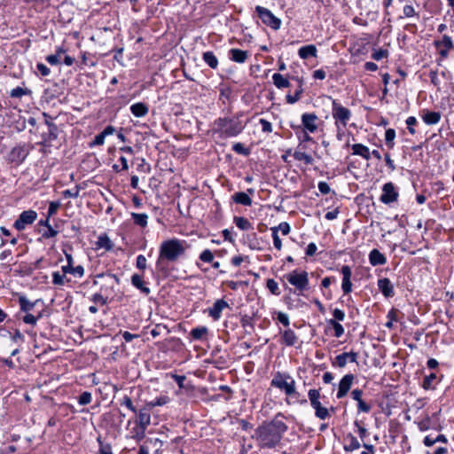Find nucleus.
I'll return each instance as SVG.
<instances>
[{"label": "nucleus", "mask_w": 454, "mask_h": 454, "mask_svg": "<svg viewBox=\"0 0 454 454\" xmlns=\"http://www.w3.org/2000/svg\"><path fill=\"white\" fill-rule=\"evenodd\" d=\"M286 429L287 427L282 420L274 419L257 428L256 440L262 448H273L280 442Z\"/></svg>", "instance_id": "f257e3e1"}, {"label": "nucleus", "mask_w": 454, "mask_h": 454, "mask_svg": "<svg viewBox=\"0 0 454 454\" xmlns=\"http://www.w3.org/2000/svg\"><path fill=\"white\" fill-rule=\"evenodd\" d=\"M189 248L190 245L184 239H168L160 247V258L168 262H176L185 255Z\"/></svg>", "instance_id": "f03ea898"}, {"label": "nucleus", "mask_w": 454, "mask_h": 454, "mask_svg": "<svg viewBox=\"0 0 454 454\" xmlns=\"http://www.w3.org/2000/svg\"><path fill=\"white\" fill-rule=\"evenodd\" d=\"M270 386L284 392L286 396L295 398L301 404L307 403V400L304 398L299 399L300 394L296 391L295 380L288 372H275L270 381Z\"/></svg>", "instance_id": "7ed1b4c3"}, {"label": "nucleus", "mask_w": 454, "mask_h": 454, "mask_svg": "<svg viewBox=\"0 0 454 454\" xmlns=\"http://www.w3.org/2000/svg\"><path fill=\"white\" fill-rule=\"evenodd\" d=\"M245 129V124L238 117L218 118L214 122L215 133L221 138L234 137L240 134Z\"/></svg>", "instance_id": "20e7f679"}, {"label": "nucleus", "mask_w": 454, "mask_h": 454, "mask_svg": "<svg viewBox=\"0 0 454 454\" xmlns=\"http://www.w3.org/2000/svg\"><path fill=\"white\" fill-rule=\"evenodd\" d=\"M284 278L301 294L309 289V274L305 270H294L284 275Z\"/></svg>", "instance_id": "39448f33"}, {"label": "nucleus", "mask_w": 454, "mask_h": 454, "mask_svg": "<svg viewBox=\"0 0 454 454\" xmlns=\"http://www.w3.org/2000/svg\"><path fill=\"white\" fill-rule=\"evenodd\" d=\"M332 116L335 127H347L351 120V111L336 99L332 100Z\"/></svg>", "instance_id": "423d86ee"}, {"label": "nucleus", "mask_w": 454, "mask_h": 454, "mask_svg": "<svg viewBox=\"0 0 454 454\" xmlns=\"http://www.w3.org/2000/svg\"><path fill=\"white\" fill-rule=\"evenodd\" d=\"M255 12L263 24L269 26L274 30H278L280 28L281 20L280 19L276 17L271 11L265 7L257 5L255 7Z\"/></svg>", "instance_id": "0eeeda50"}, {"label": "nucleus", "mask_w": 454, "mask_h": 454, "mask_svg": "<svg viewBox=\"0 0 454 454\" xmlns=\"http://www.w3.org/2000/svg\"><path fill=\"white\" fill-rule=\"evenodd\" d=\"M37 218V213L34 210L23 211L14 223L18 231H23L27 225L32 224Z\"/></svg>", "instance_id": "6e6552de"}, {"label": "nucleus", "mask_w": 454, "mask_h": 454, "mask_svg": "<svg viewBox=\"0 0 454 454\" xmlns=\"http://www.w3.org/2000/svg\"><path fill=\"white\" fill-rule=\"evenodd\" d=\"M28 155V150L25 145H18L8 153V160L16 166L21 164Z\"/></svg>", "instance_id": "1a4fd4ad"}, {"label": "nucleus", "mask_w": 454, "mask_h": 454, "mask_svg": "<svg viewBox=\"0 0 454 454\" xmlns=\"http://www.w3.org/2000/svg\"><path fill=\"white\" fill-rule=\"evenodd\" d=\"M398 192L393 183L388 182L382 187V194L380 196V201L384 204H390L397 200Z\"/></svg>", "instance_id": "9d476101"}, {"label": "nucleus", "mask_w": 454, "mask_h": 454, "mask_svg": "<svg viewBox=\"0 0 454 454\" xmlns=\"http://www.w3.org/2000/svg\"><path fill=\"white\" fill-rule=\"evenodd\" d=\"M354 380L355 376L351 373L346 374L341 378V380L339 382L338 391L336 394V397L338 399L343 398L348 394V392L351 388Z\"/></svg>", "instance_id": "9b49d317"}, {"label": "nucleus", "mask_w": 454, "mask_h": 454, "mask_svg": "<svg viewBox=\"0 0 454 454\" xmlns=\"http://www.w3.org/2000/svg\"><path fill=\"white\" fill-rule=\"evenodd\" d=\"M228 307V302L223 299L216 300L213 306L207 309L208 316L211 317L215 321H217L220 319L223 310Z\"/></svg>", "instance_id": "f8f14e48"}, {"label": "nucleus", "mask_w": 454, "mask_h": 454, "mask_svg": "<svg viewBox=\"0 0 454 454\" xmlns=\"http://www.w3.org/2000/svg\"><path fill=\"white\" fill-rule=\"evenodd\" d=\"M317 117L315 114L305 113L301 115V124L304 130L309 133H315L317 129Z\"/></svg>", "instance_id": "ddd939ff"}, {"label": "nucleus", "mask_w": 454, "mask_h": 454, "mask_svg": "<svg viewBox=\"0 0 454 454\" xmlns=\"http://www.w3.org/2000/svg\"><path fill=\"white\" fill-rule=\"evenodd\" d=\"M357 354L356 352H344L342 354L338 355L335 357L334 362L333 363V366H338L340 368H343L346 366L348 361L351 363H356Z\"/></svg>", "instance_id": "4468645a"}, {"label": "nucleus", "mask_w": 454, "mask_h": 454, "mask_svg": "<svg viewBox=\"0 0 454 454\" xmlns=\"http://www.w3.org/2000/svg\"><path fill=\"white\" fill-rule=\"evenodd\" d=\"M341 274H342V284L341 289L345 294L351 293L352 291V283H351V276L352 271L349 266L344 265L341 267Z\"/></svg>", "instance_id": "2eb2a0df"}, {"label": "nucleus", "mask_w": 454, "mask_h": 454, "mask_svg": "<svg viewBox=\"0 0 454 454\" xmlns=\"http://www.w3.org/2000/svg\"><path fill=\"white\" fill-rule=\"evenodd\" d=\"M378 287L386 298L393 297L395 294L394 286L391 281L387 278L378 280Z\"/></svg>", "instance_id": "dca6fc26"}, {"label": "nucleus", "mask_w": 454, "mask_h": 454, "mask_svg": "<svg viewBox=\"0 0 454 454\" xmlns=\"http://www.w3.org/2000/svg\"><path fill=\"white\" fill-rule=\"evenodd\" d=\"M95 246L98 250L103 249L104 251H110L114 248L113 241L106 233L100 234L98 237Z\"/></svg>", "instance_id": "f3484780"}, {"label": "nucleus", "mask_w": 454, "mask_h": 454, "mask_svg": "<svg viewBox=\"0 0 454 454\" xmlns=\"http://www.w3.org/2000/svg\"><path fill=\"white\" fill-rule=\"evenodd\" d=\"M351 148L353 155L360 156L365 160H369L371 159V151L368 146L358 143L352 145Z\"/></svg>", "instance_id": "a211bd4d"}, {"label": "nucleus", "mask_w": 454, "mask_h": 454, "mask_svg": "<svg viewBox=\"0 0 454 454\" xmlns=\"http://www.w3.org/2000/svg\"><path fill=\"white\" fill-rule=\"evenodd\" d=\"M369 262L372 266H381L386 264L387 258L378 249H372L369 254Z\"/></svg>", "instance_id": "6ab92c4d"}, {"label": "nucleus", "mask_w": 454, "mask_h": 454, "mask_svg": "<svg viewBox=\"0 0 454 454\" xmlns=\"http://www.w3.org/2000/svg\"><path fill=\"white\" fill-rule=\"evenodd\" d=\"M421 117L427 125H434L440 121L441 114L439 112L424 110Z\"/></svg>", "instance_id": "aec40b11"}, {"label": "nucleus", "mask_w": 454, "mask_h": 454, "mask_svg": "<svg viewBox=\"0 0 454 454\" xmlns=\"http://www.w3.org/2000/svg\"><path fill=\"white\" fill-rule=\"evenodd\" d=\"M440 46H442L440 49L439 53L442 57L446 58L449 54V51L453 49V42L450 36L444 35L440 43H437Z\"/></svg>", "instance_id": "412c9836"}, {"label": "nucleus", "mask_w": 454, "mask_h": 454, "mask_svg": "<svg viewBox=\"0 0 454 454\" xmlns=\"http://www.w3.org/2000/svg\"><path fill=\"white\" fill-rule=\"evenodd\" d=\"M317 54V47L314 44L302 46L298 51V55L301 59H307L309 57L316 58Z\"/></svg>", "instance_id": "4be33fe9"}, {"label": "nucleus", "mask_w": 454, "mask_h": 454, "mask_svg": "<svg viewBox=\"0 0 454 454\" xmlns=\"http://www.w3.org/2000/svg\"><path fill=\"white\" fill-rule=\"evenodd\" d=\"M248 57L247 51L239 49L230 50V59L237 63H244Z\"/></svg>", "instance_id": "5701e85b"}, {"label": "nucleus", "mask_w": 454, "mask_h": 454, "mask_svg": "<svg viewBox=\"0 0 454 454\" xmlns=\"http://www.w3.org/2000/svg\"><path fill=\"white\" fill-rule=\"evenodd\" d=\"M208 333V328L207 326H199L192 329L190 335L195 340H203L206 339Z\"/></svg>", "instance_id": "b1692460"}, {"label": "nucleus", "mask_w": 454, "mask_h": 454, "mask_svg": "<svg viewBox=\"0 0 454 454\" xmlns=\"http://www.w3.org/2000/svg\"><path fill=\"white\" fill-rule=\"evenodd\" d=\"M37 301H31L26 296H20L19 303L20 307V311L23 313L31 312Z\"/></svg>", "instance_id": "393cba45"}, {"label": "nucleus", "mask_w": 454, "mask_h": 454, "mask_svg": "<svg viewBox=\"0 0 454 454\" xmlns=\"http://www.w3.org/2000/svg\"><path fill=\"white\" fill-rule=\"evenodd\" d=\"M282 340L286 346H294L297 341V336L292 329H286L282 333Z\"/></svg>", "instance_id": "a878e982"}, {"label": "nucleus", "mask_w": 454, "mask_h": 454, "mask_svg": "<svg viewBox=\"0 0 454 454\" xmlns=\"http://www.w3.org/2000/svg\"><path fill=\"white\" fill-rule=\"evenodd\" d=\"M204 62L211 68L216 69L218 67V59L213 51H206L202 55Z\"/></svg>", "instance_id": "bb28decb"}, {"label": "nucleus", "mask_w": 454, "mask_h": 454, "mask_svg": "<svg viewBox=\"0 0 454 454\" xmlns=\"http://www.w3.org/2000/svg\"><path fill=\"white\" fill-rule=\"evenodd\" d=\"M346 441H347V443L344 446V450L346 451H353V450H358L361 446L360 442L356 439V437H355L352 434H348L346 437Z\"/></svg>", "instance_id": "cd10ccee"}, {"label": "nucleus", "mask_w": 454, "mask_h": 454, "mask_svg": "<svg viewBox=\"0 0 454 454\" xmlns=\"http://www.w3.org/2000/svg\"><path fill=\"white\" fill-rule=\"evenodd\" d=\"M272 81H273L274 85L278 89H284V88H287L290 86L289 81L286 77H284L281 74H278V73H275L272 75Z\"/></svg>", "instance_id": "c85d7f7f"}, {"label": "nucleus", "mask_w": 454, "mask_h": 454, "mask_svg": "<svg viewBox=\"0 0 454 454\" xmlns=\"http://www.w3.org/2000/svg\"><path fill=\"white\" fill-rule=\"evenodd\" d=\"M232 199L236 203L243 205V206H251L252 205V200L248 196V194L246 192H236L233 195Z\"/></svg>", "instance_id": "c756f323"}, {"label": "nucleus", "mask_w": 454, "mask_h": 454, "mask_svg": "<svg viewBox=\"0 0 454 454\" xmlns=\"http://www.w3.org/2000/svg\"><path fill=\"white\" fill-rule=\"evenodd\" d=\"M62 271L66 274L70 273L80 278L82 277L84 274V269L81 265H78L76 267H74L73 264L64 265L62 266Z\"/></svg>", "instance_id": "7c9ffc66"}, {"label": "nucleus", "mask_w": 454, "mask_h": 454, "mask_svg": "<svg viewBox=\"0 0 454 454\" xmlns=\"http://www.w3.org/2000/svg\"><path fill=\"white\" fill-rule=\"evenodd\" d=\"M234 223L241 231L253 230L252 223L247 218H245L243 216L234 217Z\"/></svg>", "instance_id": "2f4dec72"}, {"label": "nucleus", "mask_w": 454, "mask_h": 454, "mask_svg": "<svg viewBox=\"0 0 454 454\" xmlns=\"http://www.w3.org/2000/svg\"><path fill=\"white\" fill-rule=\"evenodd\" d=\"M25 315L21 317L22 321L32 326H35L37 324V321L42 317V312H38L37 314H32L31 312L24 313Z\"/></svg>", "instance_id": "473e14b6"}, {"label": "nucleus", "mask_w": 454, "mask_h": 454, "mask_svg": "<svg viewBox=\"0 0 454 454\" xmlns=\"http://www.w3.org/2000/svg\"><path fill=\"white\" fill-rule=\"evenodd\" d=\"M327 324L333 329L334 337L340 338L344 334V327L340 322H337L335 319H329L327 320Z\"/></svg>", "instance_id": "72a5a7b5"}, {"label": "nucleus", "mask_w": 454, "mask_h": 454, "mask_svg": "<svg viewBox=\"0 0 454 454\" xmlns=\"http://www.w3.org/2000/svg\"><path fill=\"white\" fill-rule=\"evenodd\" d=\"M397 314H398V309H391L387 315V317L388 319V321L385 324V326L388 329H392L393 326H394V322H397L398 321V317H397Z\"/></svg>", "instance_id": "f704fd0d"}, {"label": "nucleus", "mask_w": 454, "mask_h": 454, "mask_svg": "<svg viewBox=\"0 0 454 454\" xmlns=\"http://www.w3.org/2000/svg\"><path fill=\"white\" fill-rule=\"evenodd\" d=\"M437 377H436V374L435 373H430L429 375H427L425 378H424V380H423V387L425 389H431V388H434V381L436 380Z\"/></svg>", "instance_id": "c9c22d12"}, {"label": "nucleus", "mask_w": 454, "mask_h": 454, "mask_svg": "<svg viewBox=\"0 0 454 454\" xmlns=\"http://www.w3.org/2000/svg\"><path fill=\"white\" fill-rule=\"evenodd\" d=\"M164 331H165V327L164 326L157 325H155L154 328H153L151 330H145L144 329V336H146V339L149 340V336H148L149 334L153 338H155L158 335H160L161 332H164Z\"/></svg>", "instance_id": "e433bc0d"}, {"label": "nucleus", "mask_w": 454, "mask_h": 454, "mask_svg": "<svg viewBox=\"0 0 454 454\" xmlns=\"http://www.w3.org/2000/svg\"><path fill=\"white\" fill-rule=\"evenodd\" d=\"M266 286L272 294H274V295L280 294L278 284L274 279H272V278L268 279L267 283H266Z\"/></svg>", "instance_id": "4c0bfd02"}, {"label": "nucleus", "mask_w": 454, "mask_h": 454, "mask_svg": "<svg viewBox=\"0 0 454 454\" xmlns=\"http://www.w3.org/2000/svg\"><path fill=\"white\" fill-rule=\"evenodd\" d=\"M294 157L295 160L303 161L306 164H311L313 161V159L309 154L302 152H295Z\"/></svg>", "instance_id": "58836bf2"}, {"label": "nucleus", "mask_w": 454, "mask_h": 454, "mask_svg": "<svg viewBox=\"0 0 454 454\" xmlns=\"http://www.w3.org/2000/svg\"><path fill=\"white\" fill-rule=\"evenodd\" d=\"M214 258H215L214 254L209 249L203 250L200 254V260H201L204 262H207V263L213 262Z\"/></svg>", "instance_id": "ea45409f"}, {"label": "nucleus", "mask_w": 454, "mask_h": 454, "mask_svg": "<svg viewBox=\"0 0 454 454\" xmlns=\"http://www.w3.org/2000/svg\"><path fill=\"white\" fill-rule=\"evenodd\" d=\"M273 230H277V233H278V231H281L283 235H287L289 234L291 228L288 223L282 222L278 226L271 228L272 232Z\"/></svg>", "instance_id": "a19ab883"}, {"label": "nucleus", "mask_w": 454, "mask_h": 454, "mask_svg": "<svg viewBox=\"0 0 454 454\" xmlns=\"http://www.w3.org/2000/svg\"><path fill=\"white\" fill-rule=\"evenodd\" d=\"M66 273L55 271L52 273V283L57 286H63L65 283Z\"/></svg>", "instance_id": "79ce46f5"}, {"label": "nucleus", "mask_w": 454, "mask_h": 454, "mask_svg": "<svg viewBox=\"0 0 454 454\" xmlns=\"http://www.w3.org/2000/svg\"><path fill=\"white\" fill-rule=\"evenodd\" d=\"M92 400V395L90 392L85 391L79 396L78 403L80 405H87Z\"/></svg>", "instance_id": "37998d69"}, {"label": "nucleus", "mask_w": 454, "mask_h": 454, "mask_svg": "<svg viewBox=\"0 0 454 454\" xmlns=\"http://www.w3.org/2000/svg\"><path fill=\"white\" fill-rule=\"evenodd\" d=\"M403 16L405 18H411V17L419 16V14L416 12L414 7L410 4L403 6Z\"/></svg>", "instance_id": "c03bdc74"}, {"label": "nucleus", "mask_w": 454, "mask_h": 454, "mask_svg": "<svg viewBox=\"0 0 454 454\" xmlns=\"http://www.w3.org/2000/svg\"><path fill=\"white\" fill-rule=\"evenodd\" d=\"M276 314H277V319L278 320L279 323H281L284 326H289L290 320H289V317L287 314H286L282 311H278V312H276Z\"/></svg>", "instance_id": "a18cd8bd"}, {"label": "nucleus", "mask_w": 454, "mask_h": 454, "mask_svg": "<svg viewBox=\"0 0 454 454\" xmlns=\"http://www.w3.org/2000/svg\"><path fill=\"white\" fill-rule=\"evenodd\" d=\"M330 415H331L330 414V411L327 408L324 407V406H322L318 411H317L315 412V416L317 419H322V420L329 418Z\"/></svg>", "instance_id": "49530a36"}, {"label": "nucleus", "mask_w": 454, "mask_h": 454, "mask_svg": "<svg viewBox=\"0 0 454 454\" xmlns=\"http://www.w3.org/2000/svg\"><path fill=\"white\" fill-rule=\"evenodd\" d=\"M395 137V129H388L386 130V132H385V141H386V143L387 145L391 144L390 147H392L393 145H394L393 141H394Z\"/></svg>", "instance_id": "de8ad7c7"}, {"label": "nucleus", "mask_w": 454, "mask_h": 454, "mask_svg": "<svg viewBox=\"0 0 454 454\" xmlns=\"http://www.w3.org/2000/svg\"><path fill=\"white\" fill-rule=\"evenodd\" d=\"M406 125L408 128L409 132L411 135H414L416 133L415 129L413 128L414 125L417 123V119L414 116H410L406 119Z\"/></svg>", "instance_id": "09e8293b"}, {"label": "nucleus", "mask_w": 454, "mask_h": 454, "mask_svg": "<svg viewBox=\"0 0 454 454\" xmlns=\"http://www.w3.org/2000/svg\"><path fill=\"white\" fill-rule=\"evenodd\" d=\"M308 396L310 403L319 401L320 391L318 389H309L308 392Z\"/></svg>", "instance_id": "8fccbe9b"}, {"label": "nucleus", "mask_w": 454, "mask_h": 454, "mask_svg": "<svg viewBox=\"0 0 454 454\" xmlns=\"http://www.w3.org/2000/svg\"><path fill=\"white\" fill-rule=\"evenodd\" d=\"M259 122L262 125V132H265V133L272 132V124L269 121H267L265 119H260Z\"/></svg>", "instance_id": "3c124183"}, {"label": "nucleus", "mask_w": 454, "mask_h": 454, "mask_svg": "<svg viewBox=\"0 0 454 454\" xmlns=\"http://www.w3.org/2000/svg\"><path fill=\"white\" fill-rule=\"evenodd\" d=\"M272 239H273L274 247L278 250H281L282 249V241L278 236V233H277V230H273Z\"/></svg>", "instance_id": "603ef678"}, {"label": "nucleus", "mask_w": 454, "mask_h": 454, "mask_svg": "<svg viewBox=\"0 0 454 454\" xmlns=\"http://www.w3.org/2000/svg\"><path fill=\"white\" fill-rule=\"evenodd\" d=\"M333 318L337 322H341L345 319V312L338 308L333 310Z\"/></svg>", "instance_id": "864d4df0"}, {"label": "nucleus", "mask_w": 454, "mask_h": 454, "mask_svg": "<svg viewBox=\"0 0 454 454\" xmlns=\"http://www.w3.org/2000/svg\"><path fill=\"white\" fill-rule=\"evenodd\" d=\"M106 137L101 132L98 135H97L94 138V140L91 142L90 146H97V145H102L105 143V138Z\"/></svg>", "instance_id": "5fc2aeb1"}, {"label": "nucleus", "mask_w": 454, "mask_h": 454, "mask_svg": "<svg viewBox=\"0 0 454 454\" xmlns=\"http://www.w3.org/2000/svg\"><path fill=\"white\" fill-rule=\"evenodd\" d=\"M90 300L96 304L105 305L106 303V299L100 294H94Z\"/></svg>", "instance_id": "6e6d98bb"}, {"label": "nucleus", "mask_w": 454, "mask_h": 454, "mask_svg": "<svg viewBox=\"0 0 454 454\" xmlns=\"http://www.w3.org/2000/svg\"><path fill=\"white\" fill-rule=\"evenodd\" d=\"M25 94H26V90H24L21 87H16L14 89H12L10 92V96L12 98H21Z\"/></svg>", "instance_id": "4d7b16f0"}, {"label": "nucleus", "mask_w": 454, "mask_h": 454, "mask_svg": "<svg viewBox=\"0 0 454 454\" xmlns=\"http://www.w3.org/2000/svg\"><path fill=\"white\" fill-rule=\"evenodd\" d=\"M12 340L13 342L20 345L21 343L24 342V336L19 330H16L14 333L12 335Z\"/></svg>", "instance_id": "13d9d810"}, {"label": "nucleus", "mask_w": 454, "mask_h": 454, "mask_svg": "<svg viewBox=\"0 0 454 454\" xmlns=\"http://www.w3.org/2000/svg\"><path fill=\"white\" fill-rule=\"evenodd\" d=\"M317 187L322 194H328L331 192V188L326 182H319Z\"/></svg>", "instance_id": "bf43d9fd"}, {"label": "nucleus", "mask_w": 454, "mask_h": 454, "mask_svg": "<svg viewBox=\"0 0 454 454\" xmlns=\"http://www.w3.org/2000/svg\"><path fill=\"white\" fill-rule=\"evenodd\" d=\"M387 56V51L386 50H379L372 53V59L375 60H380Z\"/></svg>", "instance_id": "052dcab7"}, {"label": "nucleus", "mask_w": 454, "mask_h": 454, "mask_svg": "<svg viewBox=\"0 0 454 454\" xmlns=\"http://www.w3.org/2000/svg\"><path fill=\"white\" fill-rule=\"evenodd\" d=\"M130 109L134 115L137 117L142 116V102L134 104L133 106H131Z\"/></svg>", "instance_id": "680f3d73"}, {"label": "nucleus", "mask_w": 454, "mask_h": 454, "mask_svg": "<svg viewBox=\"0 0 454 454\" xmlns=\"http://www.w3.org/2000/svg\"><path fill=\"white\" fill-rule=\"evenodd\" d=\"M301 93V90L295 91L294 95H287L286 96V102L289 104H294L300 99V96Z\"/></svg>", "instance_id": "e2e57ef3"}, {"label": "nucleus", "mask_w": 454, "mask_h": 454, "mask_svg": "<svg viewBox=\"0 0 454 454\" xmlns=\"http://www.w3.org/2000/svg\"><path fill=\"white\" fill-rule=\"evenodd\" d=\"M317 245L315 243L311 242L307 246L305 254L307 256H313L317 253Z\"/></svg>", "instance_id": "0e129e2a"}, {"label": "nucleus", "mask_w": 454, "mask_h": 454, "mask_svg": "<svg viewBox=\"0 0 454 454\" xmlns=\"http://www.w3.org/2000/svg\"><path fill=\"white\" fill-rule=\"evenodd\" d=\"M36 67L43 76H47L51 73L50 68L43 63H38Z\"/></svg>", "instance_id": "69168bd1"}, {"label": "nucleus", "mask_w": 454, "mask_h": 454, "mask_svg": "<svg viewBox=\"0 0 454 454\" xmlns=\"http://www.w3.org/2000/svg\"><path fill=\"white\" fill-rule=\"evenodd\" d=\"M357 408L359 412H369L371 410V407L369 404H367L363 400L360 402H357Z\"/></svg>", "instance_id": "338daca9"}, {"label": "nucleus", "mask_w": 454, "mask_h": 454, "mask_svg": "<svg viewBox=\"0 0 454 454\" xmlns=\"http://www.w3.org/2000/svg\"><path fill=\"white\" fill-rule=\"evenodd\" d=\"M232 149L234 152L240 154H247V150L245 149L244 145L240 143H236L233 145Z\"/></svg>", "instance_id": "774afa93"}]
</instances>
